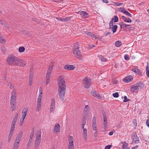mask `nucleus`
Instances as JSON below:
<instances>
[{
  "mask_svg": "<svg viewBox=\"0 0 149 149\" xmlns=\"http://www.w3.org/2000/svg\"><path fill=\"white\" fill-rule=\"evenodd\" d=\"M147 63V66L146 67V74L147 77H149V67L148 66V62Z\"/></svg>",
  "mask_w": 149,
  "mask_h": 149,
  "instance_id": "26",
  "label": "nucleus"
},
{
  "mask_svg": "<svg viewBox=\"0 0 149 149\" xmlns=\"http://www.w3.org/2000/svg\"><path fill=\"white\" fill-rule=\"evenodd\" d=\"M17 58L15 56H10L7 59V62L10 65H15Z\"/></svg>",
  "mask_w": 149,
  "mask_h": 149,
  "instance_id": "5",
  "label": "nucleus"
},
{
  "mask_svg": "<svg viewBox=\"0 0 149 149\" xmlns=\"http://www.w3.org/2000/svg\"><path fill=\"white\" fill-rule=\"evenodd\" d=\"M69 140V143L68 145V149H74L73 139L72 137L70 136Z\"/></svg>",
  "mask_w": 149,
  "mask_h": 149,
  "instance_id": "9",
  "label": "nucleus"
},
{
  "mask_svg": "<svg viewBox=\"0 0 149 149\" xmlns=\"http://www.w3.org/2000/svg\"><path fill=\"white\" fill-rule=\"evenodd\" d=\"M133 79L131 75H129L123 79V81L125 82L128 83L132 81Z\"/></svg>",
  "mask_w": 149,
  "mask_h": 149,
  "instance_id": "12",
  "label": "nucleus"
},
{
  "mask_svg": "<svg viewBox=\"0 0 149 149\" xmlns=\"http://www.w3.org/2000/svg\"><path fill=\"white\" fill-rule=\"evenodd\" d=\"M118 26L117 25H115L113 26L112 29L113 33H115L117 29Z\"/></svg>",
  "mask_w": 149,
  "mask_h": 149,
  "instance_id": "29",
  "label": "nucleus"
},
{
  "mask_svg": "<svg viewBox=\"0 0 149 149\" xmlns=\"http://www.w3.org/2000/svg\"><path fill=\"white\" fill-rule=\"evenodd\" d=\"M19 146L17 145L16 144H13V149H18Z\"/></svg>",
  "mask_w": 149,
  "mask_h": 149,
  "instance_id": "52",
  "label": "nucleus"
},
{
  "mask_svg": "<svg viewBox=\"0 0 149 149\" xmlns=\"http://www.w3.org/2000/svg\"><path fill=\"white\" fill-rule=\"evenodd\" d=\"M131 70L139 76H142L143 75L142 73L140 70L136 67L134 68H132Z\"/></svg>",
  "mask_w": 149,
  "mask_h": 149,
  "instance_id": "10",
  "label": "nucleus"
},
{
  "mask_svg": "<svg viewBox=\"0 0 149 149\" xmlns=\"http://www.w3.org/2000/svg\"><path fill=\"white\" fill-rule=\"evenodd\" d=\"M136 84L138 87L139 89V88L141 89L144 87V83H143L142 82H140L139 83H137Z\"/></svg>",
  "mask_w": 149,
  "mask_h": 149,
  "instance_id": "17",
  "label": "nucleus"
},
{
  "mask_svg": "<svg viewBox=\"0 0 149 149\" xmlns=\"http://www.w3.org/2000/svg\"><path fill=\"white\" fill-rule=\"evenodd\" d=\"M1 35L0 34V42L2 44H5L6 43L5 40L3 39L2 36H1Z\"/></svg>",
  "mask_w": 149,
  "mask_h": 149,
  "instance_id": "32",
  "label": "nucleus"
},
{
  "mask_svg": "<svg viewBox=\"0 0 149 149\" xmlns=\"http://www.w3.org/2000/svg\"><path fill=\"white\" fill-rule=\"evenodd\" d=\"M113 19H111V20L109 24L110 28H111V26H113Z\"/></svg>",
  "mask_w": 149,
  "mask_h": 149,
  "instance_id": "51",
  "label": "nucleus"
},
{
  "mask_svg": "<svg viewBox=\"0 0 149 149\" xmlns=\"http://www.w3.org/2000/svg\"><path fill=\"white\" fill-rule=\"evenodd\" d=\"M113 96L114 97L117 98L119 96L118 93L117 92H116L115 93H113Z\"/></svg>",
  "mask_w": 149,
  "mask_h": 149,
  "instance_id": "41",
  "label": "nucleus"
},
{
  "mask_svg": "<svg viewBox=\"0 0 149 149\" xmlns=\"http://www.w3.org/2000/svg\"><path fill=\"white\" fill-rule=\"evenodd\" d=\"M41 132L40 130H38L36 135V139L35 142L34 148L35 149H38L39 146L41 141Z\"/></svg>",
  "mask_w": 149,
  "mask_h": 149,
  "instance_id": "2",
  "label": "nucleus"
},
{
  "mask_svg": "<svg viewBox=\"0 0 149 149\" xmlns=\"http://www.w3.org/2000/svg\"><path fill=\"white\" fill-rule=\"evenodd\" d=\"M60 126L58 124H56L54 127V130L55 133H57L59 132V128Z\"/></svg>",
  "mask_w": 149,
  "mask_h": 149,
  "instance_id": "15",
  "label": "nucleus"
},
{
  "mask_svg": "<svg viewBox=\"0 0 149 149\" xmlns=\"http://www.w3.org/2000/svg\"><path fill=\"white\" fill-rule=\"evenodd\" d=\"M91 94L94 97L98 99H101L102 96L100 95L99 93L94 91H93L91 92Z\"/></svg>",
  "mask_w": 149,
  "mask_h": 149,
  "instance_id": "11",
  "label": "nucleus"
},
{
  "mask_svg": "<svg viewBox=\"0 0 149 149\" xmlns=\"http://www.w3.org/2000/svg\"><path fill=\"white\" fill-rule=\"evenodd\" d=\"M58 82V94L61 100L62 101L64 99L66 87L65 79L62 76H59Z\"/></svg>",
  "mask_w": 149,
  "mask_h": 149,
  "instance_id": "1",
  "label": "nucleus"
},
{
  "mask_svg": "<svg viewBox=\"0 0 149 149\" xmlns=\"http://www.w3.org/2000/svg\"><path fill=\"white\" fill-rule=\"evenodd\" d=\"M41 103H37L36 107V111H38L40 109Z\"/></svg>",
  "mask_w": 149,
  "mask_h": 149,
  "instance_id": "35",
  "label": "nucleus"
},
{
  "mask_svg": "<svg viewBox=\"0 0 149 149\" xmlns=\"http://www.w3.org/2000/svg\"><path fill=\"white\" fill-rule=\"evenodd\" d=\"M51 105L52 106H55V100L54 99H53L52 100L51 103Z\"/></svg>",
  "mask_w": 149,
  "mask_h": 149,
  "instance_id": "44",
  "label": "nucleus"
},
{
  "mask_svg": "<svg viewBox=\"0 0 149 149\" xmlns=\"http://www.w3.org/2000/svg\"><path fill=\"white\" fill-rule=\"evenodd\" d=\"M124 13L128 16H129L130 17H132L131 14L130 13H129L126 10L124 12Z\"/></svg>",
  "mask_w": 149,
  "mask_h": 149,
  "instance_id": "43",
  "label": "nucleus"
},
{
  "mask_svg": "<svg viewBox=\"0 0 149 149\" xmlns=\"http://www.w3.org/2000/svg\"><path fill=\"white\" fill-rule=\"evenodd\" d=\"M55 106H50V111L51 112H53L54 111Z\"/></svg>",
  "mask_w": 149,
  "mask_h": 149,
  "instance_id": "38",
  "label": "nucleus"
},
{
  "mask_svg": "<svg viewBox=\"0 0 149 149\" xmlns=\"http://www.w3.org/2000/svg\"><path fill=\"white\" fill-rule=\"evenodd\" d=\"M0 22L3 26L6 27L7 28H8V27H9L7 25L6 22H5L3 20H1V19H0Z\"/></svg>",
  "mask_w": 149,
  "mask_h": 149,
  "instance_id": "23",
  "label": "nucleus"
},
{
  "mask_svg": "<svg viewBox=\"0 0 149 149\" xmlns=\"http://www.w3.org/2000/svg\"><path fill=\"white\" fill-rule=\"evenodd\" d=\"M33 80V79H29V86L31 85Z\"/></svg>",
  "mask_w": 149,
  "mask_h": 149,
  "instance_id": "57",
  "label": "nucleus"
},
{
  "mask_svg": "<svg viewBox=\"0 0 149 149\" xmlns=\"http://www.w3.org/2000/svg\"><path fill=\"white\" fill-rule=\"evenodd\" d=\"M88 36L91 37H95L94 34H93L91 32H89L87 34Z\"/></svg>",
  "mask_w": 149,
  "mask_h": 149,
  "instance_id": "46",
  "label": "nucleus"
},
{
  "mask_svg": "<svg viewBox=\"0 0 149 149\" xmlns=\"http://www.w3.org/2000/svg\"><path fill=\"white\" fill-rule=\"evenodd\" d=\"M78 14L80 15V16L82 18H88L89 17V15L86 12L84 11H79Z\"/></svg>",
  "mask_w": 149,
  "mask_h": 149,
  "instance_id": "8",
  "label": "nucleus"
},
{
  "mask_svg": "<svg viewBox=\"0 0 149 149\" xmlns=\"http://www.w3.org/2000/svg\"><path fill=\"white\" fill-rule=\"evenodd\" d=\"M91 80L87 77H85L83 79V85L86 88H89L91 84Z\"/></svg>",
  "mask_w": 149,
  "mask_h": 149,
  "instance_id": "3",
  "label": "nucleus"
},
{
  "mask_svg": "<svg viewBox=\"0 0 149 149\" xmlns=\"http://www.w3.org/2000/svg\"><path fill=\"white\" fill-rule=\"evenodd\" d=\"M22 118H25L26 115V113H25L23 112H22Z\"/></svg>",
  "mask_w": 149,
  "mask_h": 149,
  "instance_id": "59",
  "label": "nucleus"
},
{
  "mask_svg": "<svg viewBox=\"0 0 149 149\" xmlns=\"http://www.w3.org/2000/svg\"><path fill=\"white\" fill-rule=\"evenodd\" d=\"M28 111V108L27 107H24L22 111V112L25 113H27V112Z\"/></svg>",
  "mask_w": 149,
  "mask_h": 149,
  "instance_id": "39",
  "label": "nucleus"
},
{
  "mask_svg": "<svg viewBox=\"0 0 149 149\" xmlns=\"http://www.w3.org/2000/svg\"><path fill=\"white\" fill-rule=\"evenodd\" d=\"M33 74L30 73L29 75V79H33Z\"/></svg>",
  "mask_w": 149,
  "mask_h": 149,
  "instance_id": "56",
  "label": "nucleus"
},
{
  "mask_svg": "<svg viewBox=\"0 0 149 149\" xmlns=\"http://www.w3.org/2000/svg\"><path fill=\"white\" fill-rule=\"evenodd\" d=\"M99 59L102 62H105L107 61V59L103 57L102 55H99Z\"/></svg>",
  "mask_w": 149,
  "mask_h": 149,
  "instance_id": "31",
  "label": "nucleus"
},
{
  "mask_svg": "<svg viewBox=\"0 0 149 149\" xmlns=\"http://www.w3.org/2000/svg\"><path fill=\"white\" fill-rule=\"evenodd\" d=\"M124 21L127 22H132L131 19H123Z\"/></svg>",
  "mask_w": 149,
  "mask_h": 149,
  "instance_id": "55",
  "label": "nucleus"
},
{
  "mask_svg": "<svg viewBox=\"0 0 149 149\" xmlns=\"http://www.w3.org/2000/svg\"><path fill=\"white\" fill-rule=\"evenodd\" d=\"M125 59L126 60H128L129 59V56L128 54H125L124 56Z\"/></svg>",
  "mask_w": 149,
  "mask_h": 149,
  "instance_id": "48",
  "label": "nucleus"
},
{
  "mask_svg": "<svg viewBox=\"0 0 149 149\" xmlns=\"http://www.w3.org/2000/svg\"><path fill=\"white\" fill-rule=\"evenodd\" d=\"M25 50V48L23 47H20L19 48L18 50L20 52H23Z\"/></svg>",
  "mask_w": 149,
  "mask_h": 149,
  "instance_id": "33",
  "label": "nucleus"
},
{
  "mask_svg": "<svg viewBox=\"0 0 149 149\" xmlns=\"http://www.w3.org/2000/svg\"><path fill=\"white\" fill-rule=\"evenodd\" d=\"M92 122H93L92 123H96V118H95V117L94 116L93 117Z\"/></svg>",
  "mask_w": 149,
  "mask_h": 149,
  "instance_id": "60",
  "label": "nucleus"
},
{
  "mask_svg": "<svg viewBox=\"0 0 149 149\" xmlns=\"http://www.w3.org/2000/svg\"><path fill=\"white\" fill-rule=\"evenodd\" d=\"M132 137H134L133 140L135 143H138L139 142V139L136 133H134L132 134Z\"/></svg>",
  "mask_w": 149,
  "mask_h": 149,
  "instance_id": "13",
  "label": "nucleus"
},
{
  "mask_svg": "<svg viewBox=\"0 0 149 149\" xmlns=\"http://www.w3.org/2000/svg\"><path fill=\"white\" fill-rule=\"evenodd\" d=\"M16 97H11L10 99V102H11V103H16Z\"/></svg>",
  "mask_w": 149,
  "mask_h": 149,
  "instance_id": "22",
  "label": "nucleus"
},
{
  "mask_svg": "<svg viewBox=\"0 0 149 149\" xmlns=\"http://www.w3.org/2000/svg\"><path fill=\"white\" fill-rule=\"evenodd\" d=\"M133 123L135 124V126L136 127L137 126V123H136V120H134L133 121Z\"/></svg>",
  "mask_w": 149,
  "mask_h": 149,
  "instance_id": "63",
  "label": "nucleus"
},
{
  "mask_svg": "<svg viewBox=\"0 0 149 149\" xmlns=\"http://www.w3.org/2000/svg\"><path fill=\"white\" fill-rule=\"evenodd\" d=\"M93 128L94 130H95L96 128V123H92Z\"/></svg>",
  "mask_w": 149,
  "mask_h": 149,
  "instance_id": "50",
  "label": "nucleus"
},
{
  "mask_svg": "<svg viewBox=\"0 0 149 149\" xmlns=\"http://www.w3.org/2000/svg\"><path fill=\"white\" fill-rule=\"evenodd\" d=\"M51 64H50V65L49 67V69H48V71H51L53 69V67L54 65L53 63L52 62Z\"/></svg>",
  "mask_w": 149,
  "mask_h": 149,
  "instance_id": "36",
  "label": "nucleus"
},
{
  "mask_svg": "<svg viewBox=\"0 0 149 149\" xmlns=\"http://www.w3.org/2000/svg\"><path fill=\"white\" fill-rule=\"evenodd\" d=\"M10 108L12 109V111H13L15 110L16 108V103H11L10 102Z\"/></svg>",
  "mask_w": 149,
  "mask_h": 149,
  "instance_id": "21",
  "label": "nucleus"
},
{
  "mask_svg": "<svg viewBox=\"0 0 149 149\" xmlns=\"http://www.w3.org/2000/svg\"><path fill=\"white\" fill-rule=\"evenodd\" d=\"M111 145H108L105 147V149H110V148L112 147Z\"/></svg>",
  "mask_w": 149,
  "mask_h": 149,
  "instance_id": "53",
  "label": "nucleus"
},
{
  "mask_svg": "<svg viewBox=\"0 0 149 149\" xmlns=\"http://www.w3.org/2000/svg\"><path fill=\"white\" fill-rule=\"evenodd\" d=\"M24 119L25 118H22V119H21L20 123V125H21L23 124Z\"/></svg>",
  "mask_w": 149,
  "mask_h": 149,
  "instance_id": "61",
  "label": "nucleus"
},
{
  "mask_svg": "<svg viewBox=\"0 0 149 149\" xmlns=\"http://www.w3.org/2000/svg\"><path fill=\"white\" fill-rule=\"evenodd\" d=\"M139 89L138 87L135 84L134 85L131 87L130 89V91L132 92H134L135 91H138Z\"/></svg>",
  "mask_w": 149,
  "mask_h": 149,
  "instance_id": "16",
  "label": "nucleus"
},
{
  "mask_svg": "<svg viewBox=\"0 0 149 149\" xmlns=\"http://www.w3.org/2000/svg\"><path fill=\"white\" fill-rule=\"evenodd\" d=\"M118 11L121 12L122 13H124L125 12L126 10L124 8L120 7L118 9Z\"/></svg>",
  "mask_w": 149,
  "mask_h": 149,
  "instance_id": "30",
  "label": "nucleus"
},
{
  "mask_svg": "<svg viewBox=\"0 0 149 149\" xmlns=\"http://www.w3.org/2000/svg\"><path fill=\"white\" fill-rule=\"evenodd\" d=\"M90 109L88 105H86L84 107V112L86 114L88 113Z\"/></svg>",
  "mask_w": 149,
  "mask_h": 149,
  "instance_id": "19",
  "label": "nucleus"
},
{
  "mask_svg": "<svg viewBox=\"0 0 149 149\" xmlns=\"http://www.w3.org/2000/svg\"><path fill=\"white\" fill-rule=\"evenodd\" d=\"M120 27L121 28H124L127 27V26H131V25H128L124 23L123 22H122L120 24Z\"/></svg>",
  "mask_w": 149,
  "mask_h": 149,
  "instance_id": "20",
  "label": "nucleus"
},
{
  "mask_svg": "<svg viewBox=\"0 0 149 149\" xmlns=\"http://www.w3.org/2000/svg\"><path fill=\"white\" fill-rule=\"evenodd\" d=\"M86 120V118L85 117H83V118H82V121L81 124H84V125H85Z\"/></svg>",
  "mask_w": 149,
  "mask_h": 149,
  "instance_id": "49",
  "label": "nucleus"
},
{
  "mask_svg": "<svg viewBox=\"0 0 149 149\" xmlns=\"http://www.w3.org/2000/svg\"><path fill=\"white\" fill-rule=\"evenodd\" d=\"M58 20H61L63 22L69 21L70 19H58Z\"/></svg>",
  "mask_w": 149,
  "mask_h": 149,
  "instance_id": "58",
  "label": "nucleus"
},
{
  "mask_svg": "<svg viewBox=\"0 0 149 149\" xmlns=\"http://www.w3.org/2000/svg\"><path fill=\"white\" fill-rule=\"evenodd\" d=\"M146 124L147 126L149 127V120H147L146 121Z\"/></svg>",
  "mask_w": 149,
  "mask_h": 149,
  "instance_id": "64",
  "label": "nucleus"
},
{
  "mask_svg": "<svg viewBox=\"0 0 149 149\" xmlns=\"http://www.w3.org/2000/svg\"><path fill=\"white\" fill-rule=\"evenodd\" d=\"M83 134L84 137L86 136L87 135V129H83Z\"/></svg>",
  "mask_w": 149,
  "mask_h": 149,
  "instance_id": "37",
  "label": "nucleus"
},
{
  "mask_svg": "<svg viewBox=\"0 0 149 149\" xmlns=\"http://www.w3.org/2000/svg\"><path fill=\"white\" fill-rule=\"evenodd\" d=\"M42 98L40 97H38L37 99V103H41V99Z\"/></svg>",
  "mask_w": 149,
  "mask_h": 149,
  "instance_id": "54",
  "label": "nucleus"
},
{
  "mask_svg": "<svg viewBox=\"0 0 149 149\" xmlns=\"http://www.w3.org/2000/svg\"><path fill=\"white\" fill-rule=\"evenodd\" d=\"M15 65L21 67L25 65L26 63L24 62V60L19 59L18 58H17L15 63Z\"/></svg>",
  "mask_w": 149,
  "mask_h": 149,
  "instance_id": "7",
  "label": "nucleus"
},
{
  "mask_svg": "<svg viewBox=\"0 0 149 149\" xmlns=\"http://www.w3.org/2000/svg\"><path fill=\"white\" fill-rule=\"evenodd\" d=\"M103 125H104V128L106 130L108 126L107 118H103Z\"/></svg>",
  "mask_w": 149,
  "mask_h": 149,
  "instance_id": "18",
  "label": "nucleus"
},
{
  "mask_svg": "<svg viewBox=\"0 0 149 149\" xmlns=\"http://www.w3.org/2000/svg\"><path fill=\"white\" fill-rule=\"evenodd\" d=\"M113 4L117 6H119L122 5L123 4V3H119L116 2H114Z\"/></svg>",
  "mask_w": 149,
  "mask_h": 149,
  "instance_id": "45",
  "label": "nucleus"
},
{
  "mask_svg": "<svg viewBox=\"0 0 149 149\" xmlns=\"http://www.w3.org/2000/svg\"><path fill=\"white\" fill-rule=\"evenodd\" d=\"M51 71H49L48 70L46 75L50 76V75H51Z\"/></svg>",
  "mask_w": 149,
  "mask_h": 149,
  "instance_id": "62",
  "label": "nucleus"
},
{
  "mask_svg": "<svg viewBox=\"0 0 149 149\" xmlns=\"http://www.w3.org/2000/svg\"><path fill=\"white\" fill-rule=\"evenodd\" d=\"M11 96L13 97H16V90L15 89H14L13 91H12L11 93Z\"/></svg>",
  "mask_w": 149,
  "mask_h": 149,
  "instance_id": "27",
  "label": "nucleus"
},
{
  "mask_svg": "<svg viewBox=\"0 0 149 149\" xmlns=\"http://www.w3.org/2000/svg\"><path fill=\"white\" fill-rule=\"evenodd\" d=\"M73 54L74 56L79 59L81 60L83 58V56L81 54L79 49L75 50H73Z\"/></svg>",
  "mask_w": 149,
  "mask_h": 149,
  "instance_id": "4",
  "label": "nucleus"
},
{
  "mask_svg": "<svg viewBox=\"0 0 149 149\" xmlns=\"http://www.w3.org/2000/svg\"><path fill=\"white\" fill-rule=\"evenodd\" d=\"M22 131H20L17 136L13 144H16L17 146L19 145V142L22 137Z\"/></svg>",
  "mask_w": 149,
  "mask_h": 149,
  "instance_id": "6",
  "label": "nucleus"
},
{
  "mask_svg": "<svg viewBox=\"0 0 149 149\" xmlns=\"http://www.w3.org/2000/svg\"><path fill=\"white\" fill-rule=\"evenodd\" d=\"M11 83V82L10 81H8V80L6 82L5 84L7 86H8Z\"/></svg>",
  "mask_w": 149,
  "mask_h": 149,
  "instance_id": "42",
  "label": "nucleus"
},
{
  "mask_svg": "<svg viewBox=\"0 0 149 149\" xmlns=\"http://www.w3.org/2000/svg\"><path fill=\"white\" fill-rule=\"evenodd\" d=\"M123 144V146H122V148L123 149H127L128 147V144L126 142H122Z\"/></svg>",
  "mask_w": 149,
  "mask_h": 149,
  "instance_id": "24",
  "label": "nucleus"
},
{
  "mask_svg": "<svg viewBox=\"0 0 149 149\" xmlns=\"http://www.w3.org/2000/svg\"><path fill=\"white\" fill-rule=\"evenodd\" d=\"M32 142V139L31 137L29 138V141L27 145V147H29L31 145V143Z\"/></svg>",
  "mask_w": 149,
  "mask_h": 149,
  "instance_id": "34",
  "label": "nucleus"
},
{
  "mask_svg": "<svg viewBox=\"0 0 149 149\" xmlns=\"http://www.w3.org/2000/svg\"><path fill=\"white\" fill-rule=\"evenodd\" d=\"M79 43L78 42H76L74 45V46L73 47V50H75L76 49H79Z\"/></svg>",
  "mask_w": 149,
  "mask_h": 149,
  "instance_id": "25",
  "label": "nucleus"
},
{
  "mask_svg": "<svg viewBox=\"0 0 149 149\" xmlns=\"http://www.w3.org/2000/svg\"><path fill=\"white\" fill-rule=\"evenodd\" d=\"M63 68L65 69L72 70L74 69L75 66L74 65H66L64 66Z\"/></svg>",
  "mask_w": 149,
  "mask_h": 149,
  "instance_id": "14",
  "label": "nucleus"
},
{
  "mask_svg": "<svg viewBox=\"0 0 149 149\" xmlns=\"http://www.w3.org/2000/svg\"><path fill=\"white\" fill-rule=\"evenodd\" d=\"M124 100H123L124 102H127L129 101H130V100L129 99H127V97L126 96H124L123 97Z\"/></svg>",
  "mask_w": 149,
  "mask_h": 149,
  "instance_id": "40",
  "label": "nucleus"
},
{
  "mask_svg": "<svg viewBox=\"0 0 149 149\" xmlns=\"http://www.w3.org/2000/svg\"><path fill=\"white\" fill-rule=\"evenodd\" d=\"M121 45V42L120 41H116L115 43V45L117 47H120Z\"/></svg>",
  "mask_w": 149,
  "mask_h": 149,
  "instance_id": "28",
  "label": "nucleus"
},
{
  "mask_svg": "<svg viewBox=\"0 0 149 149\" xmlns=\"http://www.w3.org/2000/svg\"><path fill=\"white\" fill-rule=\"evenodd\" d=\"M1 50L3 53H5L6 52V49L4 47H3L1 48Z\"/></svg>",
  "mask_w": 149,
  "mask_h": 149,
  "instance_id": "47",
  "label": "nucleus"
}]
</instances>
